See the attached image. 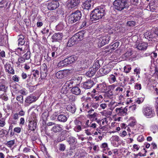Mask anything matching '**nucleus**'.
Returning <instances> with one entry per match:
<instances>
[{"instance_id": "f257e3e1", "label": "nucleus", "mask_w": 158, "mask_h": 158, "mask_svg": "<svg viewBox=\"0 0 158 158\" xmlns=\"http://www.w3.org/2000/svg\"><path fill=\"white\" fill-rule=\"evenodd\" d=\"M104 6L97 7L91 12L90 15V20L93 21L102 18L106 14Z\"/></svg>"}, {"instance_id": "f03ea898", "label": "nucleus", "mask_w": 158, "mask_h": 158, "mask_svg": "<svg viewBox=\"0 0 158 158\" xmlns=\"http://www.w3.org/2000/svg\"><path fill=\"white\" fill-rule=\"evenodd\" d=\"M81 17V13L79 10L72 13L69 16V22L73 24L80 20Z\"/></svg>"}, {"instance_id": "7ed1b4c3", "label": "nucleus", "mask_w": 158, "mask_h": 158, "mask_svg": "<svg viewBox=\"0 0 158 158\" xmlns=\"http://www.w3.org/2000/svg\"><path fill=\"white\" fill-rule=\"evenodd\" d=\"M126 0H115L113 2L114 8L119 11H121L126 8Z\"/></svg>"}, {"instance_id": "20e7f679", "label": "nucleus", "mask_w": 158, "mask_h": 158, "mask_svg": "<svg viewBox=\"0 0 158 158\" xmlns=\"http://www.w3.org/2000/svg\"><path fill=\"white\" fill-rule=\"evenodd\" d=\"M142 112L143 114L148 118H151L155 116L154 110L150 107L147 106L143 108Z\"/></svg>"}, {"instance_id": "39448f33", "label": "nucleus", "mask_w": 158, "mask_h": 158, "mask_svg": "<svg viewBox=\"0 0 158 158\" xmlns=\"http://www.w3.org/2000/svg\"><path fill=\"white\" fill-rule=\"evenodd\" d=\"M46 5L48 9L50 10H55L59 6L58 2L54 0L47 2Z\"/></svg>"}, {"instance_id": "423d86ee", "label": "nucleus", "mask_w": 158, "mask_h": 158, "mask_svg": "<svg viewBox=\"0 0 158 158\" xmlns=\"http://www.w3.org/2000/svg\"><path fill=\"white\" fill-rule=\"evenodd\" d=\"M148 46V44L146 43L141 42L139 43H137L135 45V47L137 49L139 50H146Z\"/></svg>"}, {"instance_id": "0eeeda50", "label": "nucleus", "mask_w": 158, "mask_h": 158, "mask_svg": "<svg viewBox=\"0 0 158 158\" xmlns=\"http://www.w3.org/2000/svg\"><path fill=\"white\" fill-rule=\"evenodd\" d=\"M119 44V42H117L112 45H110L106 47L105 49L104 52H111L114 50L116 49L118 47Z\"/></svg>"}, {"instance_id": "6e6552de", "label": "nucleus", "mask_w": 158, "mask_h": 158, "mask_svg": "<svg viewBox=\"0 0 158 158\" xmlns=\"http://www.w3.org/2000/svg\"><path fill=\"white\" fill-rule=\"evenodd\" d=\"M116 114L119 116H124L127 113V109L126 107L116 108L115 110Z\"/></svg>"}, {"instance_id": "1a4fd4ad", "label": "nucleus", "mask_w": 158, "mask_h": 158, "mask_svg": "<svg viewBox=\"0 0 158 158\" xmlns=\"http://www.w3.org/2000/svg\"><path fill=\"white\" fill-rule=\"evenodd\" d=\"M111 71V68L108 65L104 66L99 70L101 76H103L109 73Z\"/></svg>"}, {"instance_id": "9d476101", "label": "nucleus", "mask_w": 158, "mask_h": 158, "mask_svg": "<svg viewBox=\"0 0 158 158\" xmlns=\"http://www.w3.org/2000/svg\"><path fill=\"white\" fill-rule=\"evenodd\" d=\"M48 72L46 65L44 63L40 67V77L42 78H44L47 76Z\"/></svg>"}, {"instance_id": "9b49d317", "label": "nucleus", "mask_w": 158, "mask_h": 158, "mask_svg": "<svg viewBox=\"0 0 158 158\" xmlns=\"http://www.w3.org/2000/svg\"><path fill=\"white\" fill-rule=\"evenodd\" d=\"M4 67L6 72L12 74H15V71L11 65L10 63H6L4 65Z\"/></svg>"}, {"instance_id": "f8f14e48", "label": "nucleus", "mask_w": 158, "mask_h": 158, "mask_svg": "<svg viewBox=\"0 0 158 158\" xmlns=\"http://www.w3.org/2000/svg\"><path fill=\"white\" fill-rule=\"evenodd\" d=\"M79 1V0H68V7L70 8H74L78 4Z\"/></svg>"}, {"instance_id": "ddd939ff", "label": "nucleus", "mask_w": 158, "mask_h": 158, "mask_svg": "<svg viewBox=\"0 0 158 158\" xmlns=\"http://www.w3.org/2000/svg\"><path fill=\"white\" fill-rule=\"evenodd\" d=\"M63 37V35L62 33H55L52 36V39L54 41H58L62 40Z\"/></svg>"}, {"instance_id": "4468645a", "label": "nucleus", "mask_w": 158, "mask_h": 158, "mask_svg": "<svg viewBox=\"0 0 158 158\" xmlns=\"http://www.w3.org/2000/svg\"><path fill=\"white\" fill-rule=\"evenodd\" d=\"M75 126L74 130L76 132H79L81 130V123L79 121L76 120L74 121Z\"/></svg>"}, {"instance_id": "2eb2a0df", "label": "nucleus", "mask_w": 158, "mask_h": 158, "mask_svg": "<svg viewBox=\"0 0 158 158\" xmlns=\"http://www.w3.org/2000/svg\"><path fill=\"white\" fill-rule=\"evenodd\" d=\"M92 4L91 0H87L83 3L82 7L85 9L89 10L90 9Z\"/></svg>"}, {"instance_id": "dca6fc26", "label": "nucleus", "mask_w": 158, "mask_h": 158, "mask_svg": "<svg viewBox=\"0 0 158 158\" xmlns=\"http://www.w3.org/2000/svg\"><path fill=\"white\" fill-rule=\"evenodd\" d=\"M96 89H97L98 92L99 91L104 92L106 89V85L104 83L99 84L97 85Z\"/></svg>"}, {"instance_id": "f3484780", "label": "nucleus", "mask_w": 158, "mask_h": 158, "mask_svg": "<svg viewBox=\"0 0 158 158\" xmlns=\"http://www.w3.org/2000/svg\"><path fill=\"white\" fill-rule=\"evenodd\" d=\"M37 100V98L35 96H33L32 95H30L26 98L25 102L27 103L30 104Z\"/></svg>"}, {"instance_id": "a211bd4d", "label": "nucleus", "mask_w": 158, "mask_h": 158, "mask_svg": "<svg viewBox=\"0 0 158 158\" xmlns=\"http://www.w3.org/2000/svg\"><path fill=\"white\" fill-rule=\"evenodd\" d=\"M84 31H80L77 33L76 34L73 36L75 38V40L77 41H81L83 40L84 37Z\"/></svg>"}, {"instance_id": "6ab92c4d", "label": "nucleus", "mask_w": 158, "mask_h": 158, "mask_svg": "<svg viewBox=\"0 0 158 158\" xmlns=\"http://www.w3.org/2000/svg\"><path fill=\"white\" fill-rule=\"evenodd\" d=\"M37 126V123L35 119L30 121L28 125L29 129L31 131H34L36 128Z\"/></svg>"}, {"instance_id": "aec40b11", "label": "nucleus", "mask_w": 158, "mask_h": 158, "mask_svg": "<svg viewBox=\"0 0 158 158\" xmlns=\"http://www.w3.org/2000/svg\"><path fill=\"white\" fill-rule=\"evenodd\" d=\"M94 82L92 81L89 80L84 82L83 84V87L85 89H90L93 85Z\"/></svg>"}, {"instance_id": "412c9836", "label": "nucleus", "mask_w": 158, "mask_h": 158, "mask_svg": "<svg viewBox=\"0 0 158 158\" xmlns=\"http://www.w3.org/2000/svg\"><path fill=\"white\" fill-rule=\"evenodd\" d=\"M62 130V126L59 124H56L52 128L51 131L55 133H56L60 132Z\"/></svg>"}, {"instance_id": "4be33fe9", "label": "nucleus", "mask_w": 158, "mask_h": 158, "mask_svg": "<svg viewBox=\"0 0 158 158\" xmlns=\"http://www.w3.org/2000/svg\"><path fill=\"white\" fill-rule=\"evenodd\" d=\"M17 38L18 39L19 46H22L25 43L24 36L23 35H18Z\"/></svg>"}, {"instance_id": "5701e85b", "label": "nucleus", "mask_w": 158, "mask_h": 158, "mask_svg": "<svg viewBox=\"0 0 158 158\" xmlns=\"http://www.w3.org/2000/svg\"><path fill=\"white\" fill-rule=\"evenodd\" d=\"M91 99L90 98H87L85 102L88 103L86 105L84 104L83 105V108L86 111V110H89L91 107V103H89L91 102Z\"/></svg>"}, {"instance_id": "b1692460", "label": "nucleus", "mask_w": 158, "mask_h": 158, "mask_svg": "<svg viewBox=\"0 0 158 158\" xmlns=\"http://www.w3.org/2000/svg\"><path fill=\"white\" fill-rule=\"evenodd\" d=\"M100 148L102 149V151L104 153L107 154L106 151H108L110 148H108V144L106 143H104L101 144L100 146Z\"/></svg>"}, {"instance_id": "393cba45", "label": "nucleus", "mask_w": 158, "mask_h": 158, "mask_svg": "<svg viewBox=\"0 0 158 158\" xmlns=\"http://www.w3.org/2000/svg\"><path fill=\"white\" fill-rule=\"evenodd\" d=\"M67 110L72 113H74L76 110V107L74 104L68 105L66 107Z\"/></svg>"}, {"instance_id": "a878e982", "label": "nucleus", "mask_w": 158, "mask_h": 158, "mask_svg": "<svg viewBox=\"0 0 158 158\" xmlns=\"http://www.w3.org/2000/svg\"><path fill=\"white\" fill-rule=\"evenodd\" d=\"M66 58L60 61L57 64L58 67H62L66 66L69 64Z\"/></svg>"}, {"instance_id": "bb28decb", "label": "nucleus", "mask_w": 158, "mask_h": 158, "mask_svg": "<svg viewBox=\"0 0 158 158\" xmlns=\"http://www.w3.org/2000/svg\"><path fill=\"white\" fill-rule=\"evenodd\" d=\"M76 41H77L75 40V38L73 36L67 42V46L69 47H71L75 44Z\"/></svg>"}, {"instance_id": "cd10ccee", "label": "nucleus", "mask_w": 158, "mask_h": 158, "mask_svg": "<svg viewBox=\"0 0 158 158\" xmlns=\"http://www.w3.org/2000/svg\"><path fill=\"white\" fill-rule=\"evenodd\" d=\"M132 51L131 49L128 50L126 52L122 55L123 58L125 59H128L130 58L131 56L132 55Z\"/></svg>"}, {"instance_id": "c85d7f7f", "label": "nucleus", "mask_w": 158, "mask_h": 158, "mask_svg": "<svg viewBox=\"0 0 158 158\" xmlns=\"http://www.w3.org/2000/svg\"><path fill=\"white\" fill-rule=\"evenodd\" d=\"M71 91L73 94L76 95H79L81 92L80 89L77 86L73 87L71 89Z\"/></svg>"}, {"instance_id": "c756f323", "label": "nucleus", "mask_w": 158, "mask_h": 158, "mask_svg": "<svg viewBox=\"0 0 158 158\" xmlns=\"http://www.w3.org/2000/svg\"><path fill=\"white\" fill-rule=\"evenodd\" d=\"M57 119L58 121L60 122H65L67 120V117L65 115L60 114L58 115L57 117Z\"/></svg>"}, {"instance_id": "7c9ffc66", "label": "nucleus", "mask_w": 158, "mask_h": 158, "mask_svg": "<svg viewBox=\"0 0 158 158\" xmlns=\"http://www.w3.org/2000/svg\"><path fill=\"white\" fill-rule=\"evenodd\" d=\"M67 141L71 145H73L77 143V139L74 137H71L68 139Z\"/></svg>"}, {"instance_id": "2f4dec72", "label": "nucleus", "mask_w": 158, "mask_h": 158, "mask_svg": "<svg viewBox=\"0 0 158 158\" xmlns=\"http://www.w3.org/2000/svg\"><path fill=\"white\" fill-rule=\"evenodd\" d=\"M69 64H72L77 60V57L74 55H72L66 58Z\"/></svg>"}, {"instance_id": "473e14b6", "label": "nucleus", "mask_w": 158, "mask_h": 158, "mask_svg": "<svg viewBox=\"0 0 158 158\" xmlns=\"http://www.w3.org/2000/svg\"><path fill=\"white\" fill-rule=\"evenodd\" d=\"M96 72V70H94L93 68H90L88 71L86 73V75L89 77H91L93 76L95 74Z\"/></svg>"}, {"instance_id": "72a5a7b5", "label": "nucleus", "mask_w": 158, "mask_h": 158, "mask_svg": "<svg viewBox=\"0 0 158 158\" xmlns=\"http://www.w3.org/2000/svg\"><path fill=\"white\" fill-rule=\"evenodd\" d=\"M65 75V72L64 71H59L56 73V76L57 78L61 79Z\"/></svg>"}, {"instance_id": "f704fd0d", "label": "nucleus", "mask_w": 158, "mask_h": 158, "mask_svg": "<svg viewBox=\"0 0 158 158\" xmlns=\"http://www.w3.org/2000/svg\"><path fill=\"white\" fill-rule=\"evenodd\" d=\"M15 143V140H12L7 141L5 143V144L8 148H11L14 146Z\"/></svg>"}, {"instance_id": "c9c22d12", "label": "nucleus", "mask_w": 158, "mask_h": 158, "mask_svg": "<svg viewBox=\"0 0 158 158\" xmlns=\"http://www.w3.org/2000/svg\"><path fill=\"white\" fill-rule=\"evenodd\" d=\"M27 48V52L24 55L23 57L24 58V59L26 60H28L30 58V54L31 52L29 51V49L28 48V46H26Z\"/></svg>"}, {"instance_id": "e433bc0d", "label": "nucleus", "mask_w": 158, "mask_h": 158, "mask_svg": "<svg viewBox=\"0 0 158 158\" xmlns=\"http://www.w3.org/2000/svg\"><path fill=\"white\" fill-rule=\"evenodd\" d=\"M98 114L97 113L94 112L93 114H89L88 118L92 120H96L98 119L97 117Z\"/></svg>"}, {"instance_id": "4c0bfd02", "label": "nucleus", "mask_w": 158, "mask_h": 158, "mask_svg": "<svg viewBox=\"0 0 158 158\" xmlns=\"http://www.w3.org/2000/svg\"><path fill=\"white\" fill-rule=\"evenodd\" d=\"M100 65L99 64V61L98 60H96L94 63L92 68L97 71L100 67Z\"/></svg>"}, {"instance_id": "58836bf2", "label": "nucleus", "mask_w": 158, "mask_h": 158, "mask_svg": "<svg viewBox=\"0 0 158 158\" xmlns=\"http://www.w3.org/2000/svg\"><path fill=\"white\" fill-rule=\"evenodd\" d=\"M116 76L113 74H111L109 76L108 79L110 83L114 82L116 81Z\"/></svg>"}, {"instance_id": "ea45409f", "label": "nucleus", "mask_w": 158, "mask_h": 158, "mask_svg": "<svg viewBox=\"0 0 158 158\" xmlns=\"http://www.w3.org/2000/svg\"><path fill=\"white\" fill-rule=\"evenodd\" d=\"M151 55V57L152 59H154L155 58H156L157 56V53L155 52H152L151 53H148V54H145L144 55L145 56H149Z\"/></svg>"}, {"instance_id": "a19ab883", "label": "nucleus", "mask_w": 158, "mask_h": 158, "mask_svg": "<svg viewBox=\"0 0 158 158\" xmlns=\"http://www.w3.org/2000/svg\"><path fill=\"white\" fill-rule=\"evenodd\" d=\"M64 23L62 22H61L56 26V27L58 30L61 31L64 28Z\"/></svg>"}, {"instance_id": "79ce46f5", "label": "nucleus", "mask_w": 158, "mask_h": 158, "mask_svg": "<svg viewBox=\"0 0 158 158\" xmlns=\"http://www.w3.org/2000/svg\"><path fill=\"white\" fill-rule=\"evenodd\" d=\"M92 97L93 99H95V101H100L103 98L102 96L101 95H100L98 96H95V94H92Z\"/></svg>"}, {"instance_id": "37998d69", "label": "nucleus", "mask_w": 158, "mask_h": 158, "mask_svg": "<svg viewBox=\"0 0 158 158\" xmlns=\"http://www.w3.org/2000/svg\"><path fill=\"white\" fill-rule=\"evenodd\" d=\"M33 75L35 79L39 77V72L37 70H33L32 71Z\"/></svg>"}, {"instance_id": "c03bdc74", "label": "nucleus", "mask_w": 158, "mask_h": 158, "mask_svg": "<svg viewBox=\"0 0 158 158\" xmlns=\"http://www.w3.org/2000/svg\"><path fill=\"white\" fill-rule=\"evenodd\" d=\"M68 98L69 101L71 102H74L76 99V97L73 94L69 95L68 97Z\"/></svg>"}, {"instance_id": "a18cd8bd", "label": "nucleus", "mask_w": 158, "mask_h": 158, "mask_svg": "<svg viewBox=\"0 0 158 158\" xmlns=\"http://www.w3.org/2000/svg\"><path fill=\"white\" fill-rule=\"evenodd\" d=\"M15 91L16 92V93L17 92H19L22 94L24 95H26L28 93L27 91L24 88L19 91L17 90H15Z\"/></svg>"}, {"instance_id": "49530a36", "label": "nucleus", "mask_w": 158, "mask_h": 158, "mask_svg": "<svg viewBox=\"0 0 158 158\" xmlns=\"http://www.w3.org/2000/svg\"><path fill=\"white\" fill-rule=\"evenodd\" d=\"M131 69L130 66L127 65L124 67L123 68L124 71L126 73H128L130 71Z\"/></svg>"}, {"instance_id": "de8ad7c7", "label": "nucleus", "mask_w": 158, "mask_h": 158, "mask_svg": "<svg viewBox=\"0 0 158 158\" xmlns=\"http://www.w3.org/2000/svg\"><path fill=\"white\" fill-rule=\"evenodd\" d=\"M16 99L21 104L23 103V96L22 95L17 96L16 98Z\"/></svg>"}, {"instance_id": "09e8293b", "label": "nucleus", "mask_w": 158, "mask_h": 158, "mask_svg": "<svg viewBox=\"0 0 158 158\" xmlns=\"http://www.w3.org/2000/svg\"><path fill=\"white\" fill-rule=\"evenodd\" d=\"M115 103V102L112 101L109 103L108 104L109 106L110 107V110H112L114 108V105Z\"/></svg>"}, {"instance_id": "8fccbe9b", "label": "nucleus", "mask_w": 158, "mask_h": 158, "mask_svg": "<svg viewBox=\"0 0 158 158\" xmlns=\"http://www.w3.org/2000/svg\"><path fill=\"white\" fill-rule=\"evenodd\" d=\"M18 61L16 62V64H19V63H23L25 61V60L22 57H20L18 59Z\"/></svg>"}, {"instance_id": "3c124183", "label": "nucleus", "mask_w": 158, "mask_h": 158, "mask_svg": "<svg viewBox=\"0 0 158 158\" xmlns=\"http://www.w3.org/2000/svg\"><path fill=\"white\" fill-rule=\"evenodd\" d=\"M114 74L115 75L116 77H118L119 80L120 81H122L124 78V75L122 73H119L118 74H117V73H114Z\"/></svg>"}, {"instance_id": "603ef678", "label": "nucleus", "mask_w": 158, "mask_h": 158, "mask_svg": "<svg viewBox=\"0 0 158 158\" xmlns=\"http://www.w3.org/2000/svg\"><path fill=\"white\" fill-rule=\"evenodd\" d=\"M158 18V14L156 12H153L152 13L150 16V18L151 19H155Z\"/></svg>"}, {"instance_id": "864d4df0", "label": "nucleus", "mask_w": 158, "mask_h": 158, "mask_svg": "<svg viewBox=\"0 0 158 158\" xmlns=\"http://www.w3.org/2000/svg\"><path fill=\"white\" fill-rule=\"evenodd\" d=\"M0 98L5 101H7L8 99V98L7 95L5 94L0 95Z\"/></svg>"}, {"instance_id": "5fc2aeb1", "label": "nucleus", "mask_w": 158, "mask_h": 158, "mask_svg": "<svg viewBox=\"0 0 158 158\" xmlns=\"http://www.w3.org/2000/svg\"><path fill=\"white\" fill-rule=\"evenodd\" d=\"M6 124L5 119L2 118L0 119V127H3Z\"/></svg>"}, {"instance_id": "6e6d98bb", "label": "nucleus", "mask_w": 158, "mask_h": 158, "mask_svg": "<svg viewBox=\"0 0 158 158\" xmlns=\"http://www.w3.org/2000/svg\"><path fill=\"white\" fill-rule=\"evenodd\" d=\"M52 52H54L58 53V52L59 50V48L58 47L55 45L52 46Z\"/></svg>"}, {"instance_id": "4d7b16f0", "label": "nucleus", "mask_w": 158, "mask_h": 158, "mask_svg": "<svg viewBox=\"0 0 158 158\" xmlns=\"http://www.w3.org/2000/svg\"><path fill=\"white\" fill-rule=\"evenodd\" d=\"M118 101L122 102V104H124V97L123 95H121L118 96Z\"/></svg>"}, {"instance_id": "13d9d810", "label": "nucleus", "mask_w": 158, "mask_h": 158, "mask_svg": "<svg viewBox=\"0 0 158 158\" xmlns=\"http://www.w3.org/2000/svg\"><path fill=\"white\" fill-rule=\"evenodd\" d=\"M58 18H57V16L56 15H52L51 16L50 18H49V20L51 22H53L54 21H56Z\"/></svg>"}, {"instance_id": "bf43d9fd", "label": "nucleus", "mask_w": 158, "mask_h": 158, "mask_svg": "<svg viewBox=\"0 0 158 158\" xmlns=\"http://www.w3.org/2000/svg\"><path fill=\"white\" fill-rule=\"evenodd\" d=\"M135 24V23L133 21H128L127 23V25L130 27H133Z\"/></svg>"}, {"instance_id": "052dcab7", "label": "nucleus", "mask_w": 158, "mask_h": 158, "mask_svg": "<svg viewBox=\"0 0 158 158\" xmlns=\"http://www.w3.org/2000/svg\"><path fill=\"white\" fill-rule=\"evenodd\" d=\"M101 121L102 123L101 125L106 126L107 124L108 121L106 118H105L104 119L101 120Z\"/></svg>"}, {"instance_id": "680f3d73", "label": "nucleus", "mask_w": 158, "mask_h": 158, "mask_svg": "<svg viewBox=\"0 0 158 158\" xmlns=\"http://www.w3.org/2000/svg\"><path fill=\"white\" fill-rule=\"evenodd\" d=\"M144 100V99L143 98H137V100H136V102L138 104H140L143 102Z\"/></svg>"}, {"instance_id": "e2e57ef3", "label": "nucleus", "mask_w": 158, "mask_h": 158, "mask_svg": "<svg viewBox=\"0 0 158 158\" xmlns=\"http://www.w3.org/2000/svg\"><path fill=\"white\" fill-rule=\"evenodd\" d=\"M65 146L63 144H60L59 150L62 152L64 151L65 148Z\"/></svg>"}, {"instance_id": "0e129e2a", "label": "nucleus", "mask_w": 158, "mask_h": 158, "mask_svg": "<svg viewBox=\"0 0 158 158\" xmlns=\"http://www.w3.org/2000/svg\"><path fill=\"white\" fill-rule=\"evenodd\" d=\"M135 88L137 90H140L141 89V86L140 84L136 83L135 85Z\"/></svg>"}, {"instance_id": "69168bd1", "label": "nucleus", "mask_w": 158, "mask_h": 158, "mask_svg": "<svg viewBox=\"0 0 158 158\" xmlns=\"http://www.w3.org/2000/svg\"><path fill=\"white\" fill-rule=\"evenodd\" d=\"M99 104L97 103H91V107L96 109L99 106Z\"/></svg>"}, {"instance_id": "338daca9", "label": "nucleus", "mask_w": 158, "mask_h": 158, "mask_svg": "<svg viewBox=\"0 0 158 158\" xmlns=\"http://www.w3.org/2000/svg\"><path fill=\"white\" fill-rule=\"evenodd\" d=\"M6 87L4 84L0 83V91H4L6 90Z\"/></svg>"}, {"instance_id": "774afa93", "label": "nucleus", "mask_w": 158, "mask_h": 158, "mask_svg": "<svg viewBox=\"0 0 158 158\" xmlns=\"http://www.w3.org/2000/svg\"><path fill=\"white\" fill-rule=\"evenodd\" d=\"M107 105L108 104L106 103H102L100 104V106L102 109L104 110L106 108Z\"/></svg>"}]
</instances>
